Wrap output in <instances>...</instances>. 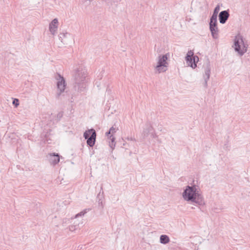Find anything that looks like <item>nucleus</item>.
I'll return each instance as SVG.
<instances>
[{
	"label": "nucleus",
	"instance_id": "6",
	"mask_svg": "<svg viewBox=\"0 0 250 250\" xmlns=\"http://www.w3.org/2000/svg\"><path fill=\"white\" fill-rule=\"evenodd\" d=\"M58 78H57V79L58 80L57 86L58 92L56 94L57 98H59L61 95L62 93L64 92L66 85L64 78L60 74H58Z\"/></svg>",
	"mask_w": 250,
	"mask_h": 250
},
{
	"label": "nucleus",
	"instance_id": "2",
	"mask_svg": "<svg viewBox=\"0 0 250 250\" xmlns=\"http://www.w3.org/2000/svg\"><path fill=\"white\" fill-rule=\"evenodd\" d=\"M73 77L74 90L80 92L83 91L86 87L85 83L86 71L85 69L82 66H79L75 69Z\"/></svg>",
	"mask_w": 250,
	"mask_h": 250
},
{
	"label": "nucleus",
	"instance_id": "14",
	"mask_svg": "<svg viewBox=\"0 0 250 250\" xmlns=\"http://www.w3.org/2000/svg\"><path fill=\"white\" fill-rule=\"evenodd\" d=\"M169 238L167 235L163 234L160 236V242L161 244H167L169 243Z\"/></svg>",
	"mask_w": 250,
	"mask_h": 250
},
{
	"label": "nucleus",
	"instance_id": "8",
	"mask_svg": "<svg viewBox=\"0 0 250 250\" xmlns=\"http://www.w3.org/2000/svg\"><path fill=\"white\" fill-rule=\"evenodd\" d=\"M209 30L211 32V35L214 39H217L218 37L219 30L217 27V21L211 22L209 23Z\"/></svg>",
	"mask_w": 250,
	"mask_h": 250
},
{
	"label": "nucleus",
	"instance_id": "19",
	"mask_svg": "<svg viewBox=\"0 0 250 250\" xmlns=\"http://www.w3.org/2000/svg\"><path fill=\"white\" fill-rule=\"evenodd\" d=\"M12 104L16 107H18L20 104L19 99L16 98L13 99Z\"/></svg>",
	"mask_w": 250,
	"mask_h": 250
},
{
	"label": "nucleus",
	"instance_id": "25",
	"mask_svg": "<svg viewBox=\"0 0 250 250\" xmlns=\"http://www.w3.org/2000/svg\"><path fill=\"white\" fill-rule=\"evenodd\" d=\"M99 205H101V207H102V208H103L102 201H101V199H99Z\"/></svg>",
	"mask_w": 250,
	"mask_h": 250
},
{
	"label": "nucleus",
	"instance_id": "1",
	"mask_svg": "<svg viewBox=\"0 0 250 250\" xmlns=\"http://www.w3.org/2000/svg\"><path fill=\"white\" fill-rule=\"evenodd\" d=\"M182 196L187 202L194 203L200 206L205 204L204 197L200 192V189L195 185L187 186L182 193Z\"/></svg>",
	"mask_w": 250,
	"mask_h": 250
},
{
	"label": "nucleus",
	"instance_id": "21",
	"mask_svg": "<svg viewBox=\"0 0 250 250\" xmlns=\"http://www.w3.org/2000/svg\"><path fill=\"white\" fill-rule=\"evenodd\" d=\"M86 212V210L82 211L80 212V213H78L77 214H76L75 216V218H77L78 217H79L80 216H83Z\"/></svg>",
	"mask_w": 250,
	"mask_h": 250
},
{
	"label": "nucleus",
	"instance_id": "17",
	"mask_svg": "<svg viewBox=\"0 0 250 250\" xmlns=\"http://www.w3.org/2000/svg\"><path fill=\"white\" fill-rule=\"evenodd\" d=\"M67 33H60V34L59 35V40H61L62 42L63 41V39L65 38L66 35H67Z\"/></svg>",
	"mask_w": 250,
	"mask_h": 250
},
{
	"label": "nucleus",
	"instance_id": "15",
	"mask_svg": "<svg viewBox=\"0 0 250 250\" xmlns=\"http://www.w3.org/2000/svg\"><path fill=\"white\" fill-rule=\"evenodd\" d=\"M152 129V126L150 125H146V128L144 129L143 135L144 137L148 136L150 131Z\"/></svg>",
	"mask_w": 250,
	"mask_h": 250
},
{
	"label": "nucleus",
	"instance_id": "5",
	"mask_svg": "<svg viewBox=\"0 0 250 250\" xmlns=\"http://www.w3.org/2000/svg\"><path fill=\"white\" fill-rule=\"evenodd\" d=\"M84 138L86 139L87 145L90 147H93L96 142V132L93 129L91 128L86 130L83 133Z\"/></svg>",
	"mask_w": 250,
	"mask_h": 250
},
{
	"label": "nucleus",
	"instance_id": "23",
	"mask_svg": "<svg viewBox=\"0 0 250 250\" xmlns=\"http://www.w3.org/2000/svg\"><path fill=\"white\" fill-rule=\"evenodd\" d=\"M69 219L67 218H64L62 220V225L64 226V224H68L69 222Z\"/></svg>",
	"mask_w": 250,
	"mask_h": 250
},
{
	"label": "nucleus",
	"instance_id": "12",
	"mask_svg": "<svg viewBox=\"0 0 250 250\" xmlns=\"http://www.w3.org/2000/svg\"><path fill=\"white\" fill-rule=\"evenodd\" d=\"M229 17V10H224L220 12L218 15L219 22L222 24L226 22Z\"/></svg>",
	"mask_w": 250,
	"mask_h": 250
},
{
	"label": "nucleus",
	"instance_id": "4",
	"mask_svg": "<svg viewBox=\"0 0 250 250\" xmlns=\"http://www.w3.org/2000/svg\"><path fill=\"white\" fill-rule=\"evenodd\" d=\"M169 56L168 53L159 56L157 64L155 66V69L159 73L167 71L168 64L167 60Z\"/></svg>",
	"mask_w": 250,
	"mask_h": 250
},
{
	"label": "nucleus",
	"instance_id": "11",
	"mask_svg": "<svg viewBox=\"0 0 250 250\" xmlns=\"http://www.w3.org/2000/svg\"><path fill=\"white\" fill-rule=\"evenodd\" d=\"M48 158L50 164L52 165L55 166L60 162V155L58 153H49Z\"/></svg>",
	"mask_w": 250,
	"mask_h": 250
},
{
	"label": "nucleus",
	"instance_id": "7",
	"mask_svg": "<svg viewBox=\"0 0 250 250\" xmlns=\"http://www.w3.org/2000/svg\"><path fill=\"white\" fill-rule=\"evenodd\" d=\"M117 129L115 128L114 126H112L109 130L105 133V136L107 137L108 139H109L111 142H109V146L112 149H114L115 146V138L113 136V135L115 133H116Z\"/></svg>",
	"mask_w": 250,
	"mask_h": 250
},
{
	"label": "nucleus",
	"instance_id": "26",
	"mask_svg": "<svg viewBox=\"0 0 250 250\" xmlns=\"http://www.w3.org/2000/svg\"><path fill=\"white\" fill-rule=\"evenodd\" d=\"M127 140H134V139H133V138L131 137L130 138H129L128 137L127 138Z\"/></svg>",
	"mask_w": 250,
	"mask_h": 250
},
{
	"label": "nucleus",
	"instance_id": "13",
	"mask_svg": "<svg viewBox=\"0 0 250 250\" xmlns=\"http://www.w3.org/2000/svg\"><path fill=\"white\" fill-rule=\"evenodd\" d=\"M58 20L55 18L49 23V31L51 33L54 35H55L58 29Z\"/></svg>",
	"mask_w": 250,
	"mask_h": 250
},
{
	"label": "nucleus",
	"instance_id": "16",
	"mask_svg": "<svg viewBox=\"0 0 250 250\" xmlns=\"http://www.w3.org/2000/svg\"><path fill=\"white\" fill-rule=\"evenodd\" d=\"M78 228V224L76 223L75 224V223H74L73 225H71L69 226V229L70 231H73L77 229Z\"/></svg>",
	"mask_w": 250,
	"mask_h": 250
},
{
	"label": "nucleus",
	"instance_id": "20",
	"mask_svg": "<svg viewBox=\"0 0 250 250\" xmlns=\"http://www.w3.org/2000/svg\"><path fill=\"white\" fill-rule=\"evenodd\" d=\"M219 10H220V6L219 5H217L214 8L213 13H215V14H216V15H218V13Z\"/></svg>",
	"mask_w": 250,
	"mask_h": 250
},
{
	"label": "nucleus",
	"instance_id": "24",
	"mask_svg": "<svg viewBox=\"0 0 250 250\" xmlns=\"http://www.w3.org/2000/svg\"><path fill=\"white\" fill-rule=\"evenodd\" d=\"M62 116L63 113L62 112H60L57 114V118L60 120Z\"/></svg>",
	"mask_w": 250,
	"mask_h": 250
},
{
	"label": "nucleus",
	"instance_id": "10",
	"mask_svg": "<svg viewBox=\"0 0 250 250\" xmlns=\"http://www.w3.org/2000/svg\"><path fill=\"white\" fill-rule=\"evenodd\" d=\"M211 67L209 62L207 64V66L205 68V72L204 74V83L203 85L205 87L208 86V81L209 80L210 75Z\"/></svg>",
	"mask_w": 250,
	"mask_h": 250
},
{
	"label": "nucleus",
	"instance_id": "27",
	"mask_svg": "<svg viewBox=\"0 0 250 250\" xmlns=\"http://www.w3.org/2000/svg\"><path fill=\"white\" fill-rule=\"evenodd\" d=\"M152 137H153V138H154V137H155V136H156V135H155V134H152Z\"/></svg>",
	"mask_w": 250,
	"mask_h": 250
},
{
	"label": "nucleus",
	"instance_id": "28",
	"mask_svg": "<svg viewBox=\"0 0 250 250\" xmlns=\"http://www.w3.org/2000/svg\"><path fill=\"white\" fill-rule=\"evenodd\" d=\"M125 145H126V144H125V143H124V144H123V146H125Z\"/></svg>",
	"mask_w": 250,
	"mask_h": 250
},
{
	"label": "nucleus",
	"instance_id": "3",
	"mask_svg": "<svg viewBox=\"0 0 250 250\" xmlns=\"http://www.w3.org/2000/svg\"><path fill=\"white\" fill-rule=\"evenodd\" d=\"M244 40L243 37L240 34L235 36L234 39L232 47L240 56H242L248 50V44Z\"/></svg>",
	"mask_w": 250,
	"mask_h": 250
},
{
	"label": "nucleus",
	"instance_id": "22",
	"mask_svg": "<svg viewBox=\"0 0 250 250\" xmlns=\"http://www.w3.org/2000/svg\"><path fill=\"white\" fill-rule=\"evenodd\" d=\"M192 60H193V62H195V63L197 64V62L199 61V58L197 56L193 55Z\"/></svg>",
	"mask_w": 250,
	"mask_h": 250
},
{
	"label": "nucleus",
	"instance_id": "18",
	"mask_svg": "<svg viewBox=\"0 0 250 250\" xmlns=\"http://www.w3.org/2000/svg\"><path fill=\"white\" fill-rule=\"evenodd\" d=\"M217 15H216V14H215V13H213L212 16H211V17L210 18V21H211V22H212V21H215V22L217 21Z\"/></svg>",
	"mask_w": 250,
	"mask_h": 250
},
{
	"label": "nucleus",
	"instance_id": "9",
	"mask_svg": "<svg viewBox=\"0 0 250 250\" xmlns=\"http://www.w3.org/2000/svg\"><path fill=\"white\" fill-rule=\"evenodd\" d=\"M194 52L192 50H189L188 52L185 57V60L188 64L193 68L197 67V64L193 62L192 60Z\"/></svg>",
	"mask_w": 250,
	"mask_h": 250
}]
</instances>
